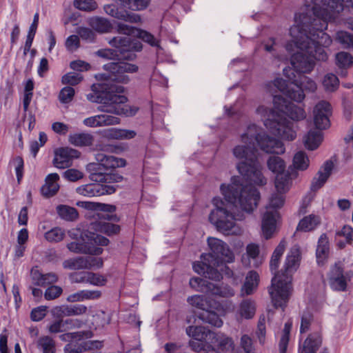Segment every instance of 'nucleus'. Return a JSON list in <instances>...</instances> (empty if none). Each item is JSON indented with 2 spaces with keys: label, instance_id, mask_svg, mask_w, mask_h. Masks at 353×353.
Segmentation results:
<instances>
[{
  "label": "nucleus",
  "instance_id": "c9c22d12",
  "mask_svg": "<svg viewBox=\"0 0 353 353\" xmlns=\"http://www.w3.org/2000/svg\"><path fill=\"white\" fill-rule=\"evenodd\" d=\"M323 141V134L316 130H310L303 138L305 148L310 150H316Z\"/></svg>",
  "mask_w": 353,
  "mask_h": 353
},
{
  "label": "nucleus",
  "instance_id": "c03bdc74",
  "mask_svg": "<svg viewBox=\"0 0 353 353\" xmlns=\"http://www.w3.org/2000/svg\"><path fill=\"white\" fill-rule=\"evenodd\" d=\"M322 85L327 92H335L339 86V80L333 73L326 74L322 80Z\"/></svg>",
  "mask_w": 353,
  "mask_h": 353
},
{
  "label": "nucleus",
  "instance_id": "774afa93",
  "mask_svg": "<svg viewBox=\"0 0 353 353\" xmlns=\"http://www.w3.org/2000/svg\"><path fill=\"white\" fill-rule=\"evenodd\" d=\"M47 307L40 306L33 309L31 312V319L34 321H39L42 320L46 314Z\"/></svg>",
  "mask_w": 353,
  "mask_h": 353
},
{
  "label": "nucleus",
  "instance_id": "a878e982",
  "mask_svg": "<svg viewBox=\"0 0 353 353\" xmlns=\"http://www.w3.org/2000/svg\"><path fill=\"white\" fill-rule=\"evenodd\" d=\"M59 176L57 173H51L46 176L45 183L41 187L42 194L46 197L54 196L59 190Z\"/></svg>",
  "mask_w": 353,
  "mask_h": 353
},
{
  "label": "nucleus",
  "instance_id": "bb28decb",
  "mask_svg": "<svg viewBox=\"0 0 353 353\" xmlns=\"http://www.w3.org/2000/svg\"><path fill=\"white\" fill-rule=\"evenodd\" d=\"M88 24L96 32L105 34L113 29L112 23L104 17H92L88 19Z\"/></svg>",
  "mask_w": 353,
  "mask_h": 353
},
{
  "label": "nucleus",
  "instance_id": "f3484780",
  "mask_svg": "<svg viewBox=\"0 0 353 353\" xmlns=\"http://www.w3.org/2000/svg\"><path fill=\"white\" fill-rule=\"evenodd\" d=\"M312 114L314 124L318 130H325L330 127L332 108L327 101H321L316 103Z\"/></svg>",
  "mask_w": 353,
  "mask_h": 353
},
{
  "label": "nucleus",
  "instance_id": "412c9836",
  "mask_svg": "<svg viewBox=\"0 0 353 353\" xmlns=\"http://www.w3.org/2000/svg\"><path fill=\"white\" fill-rule=\"evenodd\" d=\"M256 302L250 299L241 301L235 310V317L238 321L252 319L256 314Z\"/></svg>",
  "mask_w": 353,
  "mask_h": 353
},
{
  "label": "nucleus",
  "instance_id": "f8f14e48",
  "mask_svg": "<svg viewBox=\"0 0 353 353\" xmlns=\"http://www.w3.org/2000/svg\"><path fill=\"white\" fill-rule=\"evenodd\" d=\"M92 336V333L90 331H79L63 334L59 336V339L62 341L68 342L64 347L65 353H81L101 346L99 341H85V339H90Z\"/></svg>",
  "mask_w": 353,
  "mask_h": 353
},
{
  "label": "nucleus",
  "instance_id": "0e129e2a",
  "mask_svg": "<svg viewBox=\"0 0 353 353\" xmlns=\"http://www.w3.org/2000/svg\"><path fill=\"white\" fill-rule=\"evenodd\" d=\"M63 177L69 181L74 182L83 177L82 172L77 169H68L63 172Z\"/></svg>",
  "mask_w": 353,
  "mask_h": 353
},
{
  "label": "nucleus",
  "instance_id": "a19ab883",
  "mask_svg": "<svg viewBox=\"0 0 353 353\" xmlns=\"http://www.w3.org/2000/svg\"><path fill=\"white\" fill-rule=\"evenodd\" d=\"M310 166V159L305 152H297L292 159V167L296 171H305Z\"/></svg>",
  "mask_w": 353,
  "mask_h": 353
},
{
  "label": "nucleus",
  "instance_id": "7c9ffc66",
  "mask_svg": "<svg viewBox=\"0 0 353 353\" xmlns=\"http://www.w3.org/2000/svg\"><path fill=\"white\" fill-rule=\"evenodd\" d=\"M335 63L341 70L339 74L341 77H346V70L353 65V56L347 52H339L335 56Z\"/></svg>",
  "mask_w": 353,
  "mask_h": 353
},
{
  "label": "nucleus",
  "instance_id": "1a4fd4ad",
  "mask_svg": "<svg viewBox=\"0 0 353 353\" xmlns=\"http://www.w3.org/2000/svg\"><path fill=\"white\" fill-rule=\"evenodd\" d=\"M284 203L285 196L282 194L274 193L270 197L261 220L262 235L265 239L272 238L277 232L280 222L279 210L283 206Z\"/></svg>",
  "mask_w": 353,
  "mask_h": 353
},
{
  "label": "nucleus",
  "instance_id": "69168bd1",
  "mask_svg": "<svg viewBox=\"0 0 353 353\" xmlns=\"http://www.w3.org/2000/svg\"><path fill=\"white\" fill-rule=\"evenodd\" d=\"M62 288L57 285H51L48 288L45 292L44 296L47 300H52L61 295Z\"/></svg>",
  "mask_w": 353,
  "mask_h": 353
},
{
  "label": "nucleus",
  "instance_id": "9b49d317",
  "mask_svg": "<svg viewBox=\"0 0 353 353\" xmlns=\"http://www.w3.org/2000/svg\"><path fill=\"white\" fill-rule=\"evenodd\" d=\"M81 243L71 242L67 245L70 252L99 256L103 252L101 246H106L110 243L106 237L88 230L81 234Z\"/></svg>",
  "mask_w": 353,
  "mask_h": 353
},
{
  "label": "nucleus",
  "instance_id": "aec40b11",
  "mask_svg": "<svg viewBox=\"0 0 353 353\" xmlns=\"http://www.w3.org/2000/svg\"><path fill=\"white\" fill-rule=\"evenodd\" d=\"M120 123L121 119L119 117L106 114L92 116L83 121V123L89 128L114 125Z\"/></svg>",
  "mask_w": 353,
  "mask_h": 353
},
{
  "label": "nucleus",
  "instance_id": "393cba45",
  "mask_svg": "<svg viewBox=\"0 0 353 353\" xmlns=\"http://www.w3.org/2000/svg\"><path fill=\"white\" fill-rule=\"evenodd\" d=\"M333 163L330 161H326L318 172L317 176L312 180L311 190L316 191L321 188L326 182L333 169Z\"/></svg>",
  "mask_w": 353,
  "mask_h": 353
},
{
  "label": "nucleus",
  "instance_id": "79ce46f5",
  "mask_svg": "<svg viewBox=\"0 0 353 353\" xmlns=\"http://www.w3.org/2000/svg\"><path fill=\"white\" fill-rule=\"evenodd\" d=\"M321 343V339L318 335L309 336L304 342L299 353H316Z\"/></svg>",
  "mask_w": 353,
  "mask_h": 353
},
{
  "label": "nucleus",
  "instance_id": "423d86ee",
  "mask_svg": "<svg viewBox=\"0 0 353 353\" xmlns=\"http://www.w3.org/2000/svg\"><path fill=\"white\" fill-rule=\"evenodd\" d=\"M300 261V249L297 245H294L287 254L284 272L278 273L272 278L269 293L275 307L283 308L286 305L292 290V275L299 268Z\"/></svg>",
  "mask_w": 353,
  "mask_h": 353
},
{
  "label": "nucleus",
  "instance_id": "13d9d810",
  "mask_svg": "<svg viewBox=\"0 0 353 353\" xmlns=\"http://www.w3.org/2000/svg\"><path fill=\"white\" fill-rule=\"evenodd\" d=\"M74 94L75 91L73 88L69 86L64 87L59 94V100L61 103H68L72 101Z\"/></svg>",
  "mask_w": 353,
  "mask_h": 353
},
{
  "label": "nucleus",
  "instance_id": "58836bf2",
  "mask_svg": "<svg viewBox=\"0 0 353 353\" xmlns=\"http://www.w3.org/2000/svg\"><path fill=\"white\" fill-rule=\"evenodd\" d=\"M87 307L83 305H76L73 306H59L53 310V312L61 313L64 316H78L86 312Z\"/></svg>",
  "mask_w": 353,
  "mask_h": 353
},
{
  "label": "nucleus",
  "instance_id": "f03ea898",
  "mask_svg": "<svg viewBox=\"0 0 353 353\" xmlns=\"http://www.w3.org/2000/svg\"><path fill=\"white\" fill-rule=\"evenodd\" d=\"M256 144L266 153L281 154L285 152L283 143L270 137L260 127L254 123L246 126L240 134V143L232 149V154L236 160V168L241 175L248 181L264 185L267 179L262 172V166L257 160Z\"/></svg>",
  "mask_w": 353,
  "mask_h": 353
},
{
  "label": "nucleus",
  "instance_id": "f704fd0d",
  "mask_svg": "<svg viewBox=\"0 0 353 353\" xmlns=\"http://www.w3.org/2000/svg\"><path fill=\"white\" fill-rule=\"evenodd\" d=\"M31 276L34 283L39 286H45L57 282L58 277L54 273L41 274L37 270L31 272Z\"/></svg>",
  "mask_w": 353,
  "mask_h": 353
},
{
  "label": "nucleus",
  "instance_id": "5fc2aeb1",
  "mask_svg": "<svg viewBox=\"0 0 353 353\" xmlns=\"http://www.w3.org/2000/svg\"><path fill=\"white\" fill-rule=\"evenodd\" d=\"M292 323L288 321L285 324L283 334L279 342V352L280 353H285L289 341V335L292 328Z\"/></svg>",
  "mask_w": 353,
  "mask_h": 353
},
{
  "label": "nucleus",
  "instance_id": "dca6fc26",
  "mask_svg": "<svg viewBox=\"0 0 353 353\" xmlns=\"http://www.w3.org/2000/svg\"><path fill=\"white\" fill-rule=\"evenodd\" d=\"M105 220L117 222L119 221V218L115 214L103 216V219L92 222L88 231L103 233L108 236L114 235L120 232L121 228L119 225L108 222Z\"/></svg>",
  "mask_w": 353,
  "mask_h": 353
},
{
  "label": "nucleus",
  "instance_id": "e2e57ef3",
  "mask_svg": "<svg viewBox=\"0 0 353 353\" xmlns=\"http://www.w3.org/2000/svg\"><path fill=\"white\" fill-rule=\"evenodd\" d=\"M65 46L69 52L76 51L80 47L79 37L76 34L69 36L65 41Z\"/></svg>",
  "mask_w": 353,
  "mask_h": 353
},
{
  "label": "nucleus",
  "instance_id": "c756f323",
  "mask_svg": "<svg viewBox=\"0 0 353 353\" xmlns=\"http://www.w3.org/2000/svg\"><path fill=\"white\" fill-rule=\"evenodd\" d=\"M136 135L137 132L134 130L128 129L112 128L104 131V137L109 139L128 140L133 139Z\"/></svg>",
  "mask_w": 353,
  "mask_h": 353
},
{
  "label": "nucleus",
  "instance_id": "ddd939ff",
  "mask_svg": "<svg viewBox=\"0 0 353 353\" xmlns=\"http://www.w3.org/2000/svg\"><path fill=\"white\" fill-rule=\"evenodd\" d=\"M353 278V271H344L341 262L335 263L331 266L327 273V283L330 289L336 292L347 291L349 283Z\"/></svg>",
  "mask_w": 353,
  "mask_h": 353
},
{
  "label": "nucleus",
  "instance_id": "3c124183",
  "mask_svg": "<svg viewBox=\"0 0 353 353\" xmlns=\"http://www.w3.org/2000/svg\"><path fill=\"white\" fill-rule=\"evenodd\" d=\"M63 267L68 270H82L85 269V261L83 256H79L69 259L63 261Z\"/></svg>",
  "mask_w": 353,
  "mask_h": 353
},
{
  "label": "nucleus",
  "instance_id": "de8ad7c7",
  "mask_svg": "<svg viewBox=\"0 0 353 353\" xmlns=\"http://www.w3.org/2000/svg\"><path fill=\"white\" fill-rule=\"evenodd\" d=\"M57 211L59 216L66 221H74L78 216L77 210L68 205H60L57 206Z\"/></svg>",
  "mask_w": 353,
  "mask_h": 353
},
{
  "label": "nucleus",
  "instance_id": "a211bd4d",
  "mask_svg": "<svg viewBox=\"0 0 353 353\" xmlns=\"http://www.w3.org/2000/svg\"><path fill=\"white\" fill-rule=\"evenodd\" d=\"M80 156V152L71 148H61L54 152V165L59 169H64L72 165V161Z\"/></svg>",
  "mask_w": 353,
  "mask_h": 353
},
{
  "label": "nucleus",
  "instance_id": "0eeeda50",
  "mask_svg": "<svg viewBox=\"0 0 353 353\" xmlns=\"http://www.w3.org/2000/svg\"><path fill=\"white\" fill-rule=\"evenodd\" d=\"M117 28L119 34L125 36L115 37L110 40L109 43L112 47L119 48L121 52L129 51L132 53V52H138L141 50L142 44L141 42L137 39H132V37L141 39L152 46L159 47V41L145 30L123 23H118Z\"/></svg>",
  "mask_w": 353,
  "mask_h": 353
},
{
  "label": "nucleus",
  "instance_id": "a18cd8bd",
  "mask_svg": "<svg viewBox=\"0 0 353 353\" xmlns=\"http://www.w3.org/2000/svg\"><path fill=\"white\" fill-rule=\"evenodd\" d=\"M334 39L344 48H353V34L347 31H337L335 34Z\"/></svg>",
  "mask_w": 353,
  "mask_h": 353
},
{
  "label": "nucleus",
  "instance_id": "4d7b16f0",
  "mask_svg": "<svg viewBox=\"0 0 353 353\" xmlns=\"http://www.w3.org/2000/svg\"><path fill=\"white\" fill-rule=\"evenodd\" d=\"M85 261V269H99L103 265V260L101 257L92 256H83Z\"/></svg>",
  "mask_w": 353,
  "mask_h": 353
},
{
  "label": "nucleus",
  "instance_id": "39448f33",
  "mask_svg": "<svg viewBox=\"0 0 353 353\" xmlns=\"http://www.w3.org/2000/svg\"><path fill=\"white\" fill-rule=\"evenodd\" d=\"M92 92L86 95L88 101L99 103L101 105L99 110L106 113L119 116H134L139 108L125 104L127 97L123 94L124 88L110 81L94 83L91 87Z\"/></svg>",
  "mask_w": 353,
  "mask_h": 353
},
{
  "label": "nucleus",
  "instance_id": "7ed1b4c3",
  "mask_svg": "<svg viewBox=\"0 0 353 353\" xmlns=\"http://www.w3.org/2000/svg\"><path fill=\"white\" fill-rule=\"evenodd\" d=\"M267 90L273 97V108H269L265 105L261 104L256 108V114L271 134L287 141L295 139L296 131L292 128L291 123L286 119H283V117L285 115L294 121L303 120L306 118L304 108L274 94L277 90L274 86L269 88L267 85Z\"/></svg>",
  "mask_w": 353,
  "mask_h": 353
},
{
  "label": "nucleus",
  "instance_id": "4468645a",
  "mask_svg": "<svg viewBox=\"0 0 353 353\" xmlns=\"http://www.w3.org/2000/svg\"><path fill=\"white\" fill-rule=\"evenodd\" d=\"M104 68L110 72L108 79L119 83H127L130 81L128 74L136 72L138 67L127 62H110L104 65Z\"/></svg>",
  "mask_w": 353,
  "mask_h": 353
},
{
  "label": "nucleus",
  "instance_id": "338daca9",
  "mask_svg": "<svg viewBox=\"0 0 353 353\" xmlns=\"http://www.w3.org/2000/svg\"><path fill=\"white\" fill-rule=\"evenodd\" d=\"M265 318L264 316H260L257 325L256 334L259 340L260 343L263 344L265 343Z\"/></svg>",
  "mask_w": 353,
  "mask_h": 353
},
{
  "label": "nucleus",
  "instance_id": "f257e3e1",
  "mask_svg": "<svg viewBox=\"0 0 353 353\" xmlns=\"http://www.w3.org/2000/svg\"><path fill=\"white\" fill-rule=\"evenodd\" d=\"M220 190L225 201L219 196L212 199L214 208L208 221L221 233L241 235L243 229L238 222L245 220V213L250 214L256 208L260 194L254 187L244 186L239 176H233L228 185L222 184Z\"/></svg>",
  "mask_w": 353,
  "mask_h": 353
},
{
  "label": "nucleus",
  "instance_id": "49530a36",
  "mask_svg": "<svg viewBox=\"0 0 353 353\" xmlns=\"http://www.w3.org/2000/svg\"><path fill=\"white\" fill-rule=\"evenodd\" d=\"M117 50H114L111 49H102L98 50L96 54L102 58L108 59H114L116 57H119L117 52H119L121 54H122V57L123 59H132L135 57V54L134 53H130L129 54H124L125 52H128V51H124L121 52L119 48H116Z\"/></svg>",
  "mask_w": 353,
  "mask_h": 353
},
{
  "label": "nucleus",
  "instance_id": "4c0bfd02",
  "mask_svg": "<svg viewBox=\"0 0 353 353\" xmlns=\"http://www.w3.org/2000/svg\"><path fill=\"white\" fill-rule=\"evenodd\" d=\"M115 3L119 4L125 8L133 11H141L146 9L150 0H113Z\"/></svg>",
  "mask_w": 353,
  "mask_h": 353
},
{
  "label": "nucleus",
  "instance_id": "9d476101",
  "mask_svg": "<svg viewBox=\"0 0 353 353\" xmlns=\"http://www.w3.org/2000/svg\"><path fill=\"white\" fill-rule=\"evenodd\" d=\"M92 180L103 181L105 183H90L79 186L76 192L84 196H99L105 194H113L117 189V185L108 183H117L123 179L122 176L116 173H108L104 175L92 174Z\"/></svg>",
  "mask_w": 353,
  "mask_h": 353
},
{
  "label": "nucleus",
  "instance_id": "052dcab7",
  "mask_svg": "<svg viewBox=\"0 0 353 353\" xmlns=\"http://www.w3.org/2000/svg\"><path fill=\"white\" fill-rule=\"evenodd\" d=\"M83 79V77L77 72H68L64 74L61 78L63 84H69L75 85L79 84Z\"/></svg>",
  "mask_w": 353,
  "mask_h": 353
},
{
  "label": "nucleus",
  "instance_id": "e433bc0d",
  "mask_svg": "<svg viewBox=\"0 0 353 353\" xmlns=\"http://www.w3.org/2000/svg\"><path fill=\"white\" fill-rule=\"evenodd\" d=\"M68 141L77 147L90 146L94 141V137L88 133H74L68 137Z\"/></svg>",
  "mask_w": 353,
  "mask_h": 353
},
{
  "label": "nucleus",
  "instance_id": "c85d7f7f",
  "mask_svg": "<svg viewBox=\"0 0 353 353\" xmlns=\"http://www.w3.org/2000/svg\"><path fill=\"white\" fill-rule=\"evenodd\" d=\"M259 283V275L255 271H250L245 279L243 285L241 290V295L252 294L257 288Z\"/></svg>",
  "mask_w": 353,
  "mask_h": 353
},
{
  "label": "nucleus",
  "instance_id": "b1692460",
  "mask_svg": "<svg viewBox=\"0 0 353 353\" xmlns=\"http://www.w3.org/2000/svg\"><path fill=\"white\" fill-rule=\"evenodd\" d=\"M297 173L286 172L276 175L274 179V187L276 192L284 194L287 193L292 186V178L296 177Z\"/></svg>",
  "mask_w": 353,
  "mask_h": 353
},
{
  "label": "nucleus",
  "instance_id": "6e6552de",
  "mask_svg": "<svg viewBox=\"0 0 353 353\" xmlns=\"http://www.w3.org/2000/svg\"><path fill=\"white\" fill-rule=\"evenodd\" d=\"M188 302L192 306L203 310L199 315V319L212 326L221 327L223 325L221 316L228 312L227 303H221L212 299L210 295H193L188 298Z\"/></svg>",
  "mask_w": 353,
  "mask_h": 353
},
{
  "label": "nucleus",
  "instance_id": "bf43d9fd",
  "mask_svg": "<svg viewBox=\"0 0 353 353\" xmlns=\"http://www.w3.org/2000/svg\"><path fill=\"white\" fill-rule=\"evenodd\" d=\"M86 275L87 283H90V285L95 286H103L105 285L107 282V279L103 275L91 272H88Z\"/></svg>",
  "mask_w": 353,
  "mask_h": 353
},
{
  "label": "nucleus",
  "instance_id": "5701e85b",
  "mask_svg": "<svg viewBox=\"0 0 353 353\" xmlns=\"http://www.w3.org/2000/svg\"><path fill=\"white\" fill-rule=\"evenodd\" d=\"M210 336H212L210 343L216 345L219 350L224 352H232V353L236 350L233 339L226 334L213 332V334H210Z\"/></svg>",
  "mask_w": 353,
  "mask_h": 353
},
{
  "label": "nucleus",
  "instance_id": "2eb2a0df",
  "mask_svg": "<svg viewBox=\"0 0 353 353\" xmlns=\"http://www.w3.org/2000/svg\"><path fill=\"white\" fill-rule=\"evenodd\" d=\"M186 334L192 339L189 342L191 348L195 352H200L204 349V341L210 343L212 336L210 334H213L203 326L190 325L186 328Z\"/></svg>",
  "mask_w": 353,
  "mask_h": 353
},
{
  "label": "nucleus",
  "instance_id": "20e7f679",
  "mask_svg": "<svg viewBox=\"0 0 353 353\" xmlns=\"http://www.w3.org/2000/svg\"><path fill=\"white\" fill-rule=\"evenodd\" d=\"M208 245L210 252L201 255V262L193 263L194 271L215 281H219L223 274L231 276L232 272L225 264L233 262L234 255L227 243L219 239L208 237Z\"/></svg>",
  "mask_w": 353,
  "mask_h": 353
},
{
  "label": "nucleus",
  "instance_id": "37998d69",
  "mask_svg": "<svg viewBox=\"0 0 353 353\" xmlns=\"http://www.w3.org/2000/svg\"><path fill=\"white\" fill-rule=\"evenodd\" d=\"M37 345L42 353H55L56 352L55 342L48 336L40 337L37 342Z\"/></svg>",
  "mask_w": 353,
  "mask_h": 353
},
{
  "label": "nucleus",
  "instance_id": "cd10ccee",
  "mask_svg": "<svg viewBox=\"0 0 353 353\" xmlns=\"http://www.w3.org/2000/svg\"><path fill=\"white\" fill-rule=\"evenodd\" d=\"M81 325V323L78 319H67L65 321L59 319L49 325L48 331L51 334H56L72 327H79Z\"/></svg>",
  "mask_w": 353,
  "mask_h": 353
},
{
  "label": "nucleus",
  "instance_id": "6ab92c4d",
  "mask_svg": "<svg viewBox=\"0 0 353 353\" xmlns=\"http://www.w3.org/2000/svg\"><path fill=\"white\" fill-rule=\"evenodd\" d=\"M95 159L98 162L96 163H90L87 165V170L92 172L97 170V166L101 165L105 169L117 168L124 167L126 164L125 160L121 158L115 157L111 155H106L103 153H97Z\"/></svg>",
  "mask_w": 353,
  "mask_h": 353
},
{
  "label": "nucleus",
  "instance_id": "ea45409f",
  "mask_svg": "<svg viewBox=\"0 0 353 353\" xmlns=\"http://www.w3.org/2000/svg\"><path fill=\"white\" fill-rule=\"evenodd\" d=\"M268 168L273 173L277 174L286 172V163L279 157L272 156L270 157L267 161Z\"/></svg>",
  "mask_w": 353,
  "mask_h": 353
},
{
  "label": "nucleus",
  "instance_id": "680f3d73",
  "mask_svg": "<svg viewBox=\"0 0 353 353\" xmlns=\"http://www.w3.org/2000/svg\"><path fill=\"white\" fill-rule=\"evenodd\" d=\"M76 32L83 40L88 42H93L96 37L94 30L86 27H79Z\"/></svg>",
  "mask_w": 353,
  "mask_h": 353
},
{
  "label": "nucleus",
  "instance_id": "72a5a7b5",
  "mask_svg": "<svg viewBox=\"0 0 353 353\" xmlns=\"http://www.w3.org/2000/svg\"><path fill=\"white\" fill-rule=\"evenodd\" d=\"M321 223V219L319 216L314 214H310L305 216L300 220L296 231L301 232H310L315 230Z\"/></svg>",
  "mask_w": 353,
  "mask_h": 353
},
{
  "label": "nucleus",
  "instance_id": "4be33fe9",
  "mask_svg": "<svg viewBox=\"0 0 353 353\" xmlns=\"http://www.w3.org/2000/svg\"><path fill=\"white\" fill-rule=\"evenodd\" d=\"M264 261V257L260 254L259 245L256 243H249L246 247V253L243 256V263L249 267H258Z\"/></svg>",
  "mask_w": 353,
  "mask_h": 353
},
{
  "label": "nucleus",
  "instance_id": "473e14b6",
  "mask_svg": "<svg viewBox=\"0 0 353 353\" xmlns=\"http://www.w3.org/2000/svg\"><path fill=\"white\" fill-rule=\"evenodd\" d=\"M330 250L327 236L323 234L320 236L316 251V261L319 265H323L328 257Z\"/></svg>",
  "mask_w": 353,
  "mask_h": 353
},
{
  "label": "nucleus",
  "instance_id": "09e8293b",
  "mask_svg": "<svg viewBox=\"0 0 353 353\" xmlns=\"http://www.w3.org/2000/svg\"><path fill=\"white\" fill-rule=\"evenodd\" d=\"M210 288V294L217 295L223 297H230L234 295V290L227 285H221L220 286L212 283V285H208Z\"/></svg>",
  "mask_w": 353,
  "mask_h": 353
},
{
  "label": "nucleus",
  "instance_id": "2f4dec72",
  "mask_svg": "<svg viewBox=\"0 0 353 353\" xmlns=\"http://www.w3.org/2000/svg\"><path fill=\"white\" fill-rule=\"evenodd\" d=\"M101 295V293L99 290H83L70 294L67 297V301L74 303L86 300H94L99 299Z\"/></svg>",
  "mask_w": 353,
  "mask_h": 353
},
{
  "label": "nucleus",
  "instance_id": "8fccbe9b",
  "mask_svg": "<svg viewBox=\"0 0 353 353\" xmlns=\"http://www.w3.org/2000/svg\"><path fill=\"white\" fill-rule=\"evenodd\" d=\"M190 285L194 290L205 293L210 294V288L208 285H212V283H210L201 278L193 277L190 280Z\"/></svg>",
  "mask_w": 353,
  "mask_h": 353
},
{
  "label": "nucleus",
  "instance_id": "603ef678",
  "mask_svg": "<svg viewBox=\"0 0 353 353\" xmlns=\"http://www.w3.org/2000/svg\"><path fill=\"white\" fill-rule=\"evenodd\" d=\"M65 232L59 227L54 228L45 233V239L49 242H59L65 237Z\"/></svg>",
  "mask_w": 353,
  "mask_h": 353
},
{
  "label": "nucleus",
  "instance_id": "864d4df0",
  "mask_svg": "<svg viewBox=\"0 0 353 353\" xmlns=\"http://www.w3.org/2000/svg\"><path fill=\"white\" fill-rule=\"evenodd\" d=\"M73 4L77 9L85 12L94 11L98 7L94 0H74Z\"/></svg>",
  "mask_w": 353,
  "mask_h": 353
},
{
  "label": "nucleus",
  "instance_id": "6e6d98bb",
  "mask_svg": "<svg viewBox=\"0 0 353 353\" xmlns=\"http://www.w3.org/2000/svg\"><path fill=\"white\" fill-rule=\"evenodd\" d=\"M240 346L243 352L238 350L234 351V353H254V347L252 339L247 334H243L241 337Z\"/></svg>",
  "mask_w": 353,
  "mask_h": 353
}]
</instances>
